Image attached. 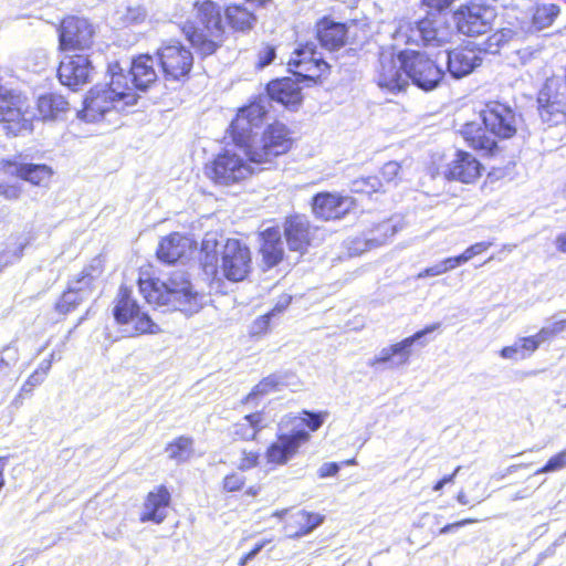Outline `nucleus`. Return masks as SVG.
<instances>
[{"label": "nucleus", "instance_id": "10", "mask_svg": "<svg viewBox=\"0 0 566 566\" xmlns=\"http://www.w3.org/2000/svg\"><path fill=\"white\" fill-rule=\"evenodd\" d=\"M310 438L311 436L305 429L290 428L286 420L281 419L277 426L276 439L265 452L268 463L273 465L286 464Z\"/></svg>", "mask_w": 566, "mask_h": 566}, {"label": "nucleus", "instance_id": "52", "mask_svg": "<svg viewBox=\"0 0 566 566\" xmlns=\"http://www.w3.org/2000/svg\"><path fill=\"white\" fill-rule=\"evenodd\" d=\"M245 483V478L239 473H231L223 479V489L227 492H235L241 490Z\"/></svg>", "mask_w": 566, "mask_h": 566}, {"label": "nucleus", "instance_id": "55", "mask_svg": "<svg viewBox=\"0 0 566 566\" xmlns=\"http://www.w3.org/2000/svg\"><path fill=\"white\" fill-rule=\"evenodd\" d=\"M43 380V373H40V370H35L32 375L29 376L27 381L22 385L19 397H21L23 394H30L32 389L42 384Z\"/></svg>", "mask_w": 566, "mask_h": 566}, {"label": "nucleus", "instance_id": "28", "mask_svg": "<svg viewBox=\"0 0 566 566\" xmlns=\"http://www.w3.org/2000/svg\"><path fill=\"white\" fill-rule=\"evenodd\" d=\"M130 78L127 77L129 86L144 90L157 80L155 60L146 54L133 60L129 69Z\"/></svg>", "mask_w": 566, "mask_h": 566}, {"label": "nucleus", "instance_id": "24", "mask_svg": "<svg viewBox=\"0 0 566 566\" xmlns=\"http://www.w3.org/2000/svg\"><path fill=\"white\" fill-rule=\"evenodd\" d=\"M481 64L479 54L468 48H457L447 52V70L453 78L471 74Z\"/></svg>", "mask_w": 566, "mask_h": 566}, {"label": "nucleus", "instance_id": "6", "mask_svg": "<svg viewBox=\"0 0 566 566\" xmlns=\"http://www.w3.org/2000/svg\"><path fill=\"white\" fill-rule=\"evenodd\" d=\"M452 31L448 23V13H427L420 20L402 22L397 30V38L406 43L441 45L448 42Z\"/></svg>", "mask_w": 566, "mask_h": 566}, {"label": "nucleus", "instance_id": "13", "mask_svg": "<svg viewBox=\"0 0 566 566\" xmlns=\"http://www.w3.org/2000/svg\"><path fill=\"white\" fill-rule=\"evenodd\" d=\"M289 67L301 82H315L329 65L316 51L314 43L307 42L295 49L289 61Z\"/></svg>", "mask_w": 566, "mask_h": 566}, {"label": "nucleus", "instance_id": "64", "mask_svg": "<svg viewBox=\"0 0 566 566\" xmlns=\"http://www.w3.org/2000/svg\"><path fill=\"white\" fill-rule=\"evenodd\" d=\"M441 263H442L443 268H446V273H447L448 271L453 270L457 266H459L465 262L460 254L457 256L447 258V259L442 260Z\"/></svg>", "mask_w": 566, "mask_h": 566}, {"label": "nucleus", "instance_id": "56", "mask_svg": "<svg viewBox=\"0 0 566 566\" xmlns=\"http://www.w3.org/2000/svg\"><path fill=\"white\" fill-rule=\"evenodd\" d=\"M500 355L502 358L510 360L525 359L517 340L511 346L503 347L500 352Z\"/></svg>", "mask_w": 566, "mask_h": 566}, {"label": "nucleus", "instance_id": "51", "mask_svg": "<svg viewBox=\"0 0 566 566\" xmlns=\"http://www.w3.org/2000/svg\"><path fill=\"white\" fill-rule=\"evenodd\" d=\"M276 56L275 48L272 45H264L260 49L258 53V62L256 66L259 69H264L265 66L270 65Z\"/></svg>", "mask_w": 566, "mask_h": 566}, {"label": "nucleus", "instance_id": "32", "mask_svg": "<svg viewBox=\"0 0 566 566\" xmlns=\"http://www.w3.org/2000/svg\"><path fill=\"white\" fill-rule=\"evenodd\" d=\"M191 248V241L179 233L164 238L157 249V256L166 263H175Z\"/></svg>", "mask_w": 566, "mask_h": 566}, {"label": "nucleus", "instance_id": "37", "mask_svg": "<svg viewBox=\"0 0 566 566\" xmlns=\"http://www.w3.org/2000/svg\"><path fill=\"white\" fill-rule=\"evenodd\" d=\"M0 358V389L8 390L13 387L18 377L13 371V367L19 359L18 348L10 344L3 349Z\"/></svg>", "mask_w": 566, "mask_h": 566}, {"label": "nucleus", "instance_id": "47", "mask_svg": "<svg viewBox=\"0 0 566 566\" xmlns=\"http://www.w3.org/2000/svg\"><path fill=\"white\" fill-rule=\"evenodd\" d=\"M544 338L541 337V333L533 336L521 337L517 339V343L521 347V350L525 358L530 357L533 353H535L542 343H544Z\"/></svg>", "mask_w": 566, "mask_h": 566}, {"label": "nucleus", "instance_id": "4", "mask_svg": "<svg viewBox=\"0 0 566 566\" xmlns=\"http://www.w3.org/2000/svg\"><path fill=\"white\" fill-rule=\"evenodd\" d=\"M139 291L147 303L167 306L186 314L197 313L202 306V295L195 292L185 273L176 272L166 282L139 280Z\"/></svg>", "mask_w": 566, "mask_h": 566}, {"label": "nucleus", "instance_id": "62", "mask_svg": "<svg viewBox=\"0 0 566 566\" xmlns=\"http://www.w3.org/2000/svg\"><path fill=\"white\" fill-rule=\"evenodd\" d=\"M446 273V268L439 262L432 266L426 268L417 274V279H423L427 276H438Z\"/></svg>", "mask_w": 566, "mask_h": 566}, {"label": "nucleus", "instance_id": "14", "mask_svg": "<svg viewBox=\"0 0 566 566\" xmlns=\"http://www.w3.org/2000/svg\"><path fill=\"white\" fill-rule=\"evenodd\" d=\"M440 327V323H434L426 328L416 332L413 335L403 338L401 342L381 348L371 359L368 360L369 367L386 365L388 368H396L406 365L411 356V347L420 342L427 334H430Z\"/></svg>", "mask_w": 566, "mask_h": 566}, {"label": "nucleus", "instance_id": "7", "mask_svg": "<svg viewBox=\"0 0 566 566\" xmlns=\"http://www.w3.org/2000/svg\"><path fill=\"white\" fill-rule=\"evenodd\" d=\"M113 315L124 336L134 337L159 332L158 325L140 310L136 300L132 297V291L126 286H120L118 291Z\"/></svg>", "mask_w": 566, "mask_h": 566}, {"label": "nucleus", "instance_id": "9", "mask_svg": "<svg viewBox=\"0 0 566 566\" xmlns=\"http://www.w3.org/2000/svg\"><path fill=\"white\" fill-rule=\"evenodd\" d=\"M205 172L216 185L231 186L245 180L253 168L241 155L226 150L206 165Z\"/></svg>", "mask_w": 566, "mask_h": 566}, {"label": "nucleus", "instance_id": "30", "mask_svg": "<svg viewBox=\"0 0 566 566\" xmlns=\"http://www.w3.org/2000/svg\"><path fill=\"white\" fill-rule=\"evenodd\" d=\"M170 502V493L165 486H159L156 491L149 492L144 504V513L140 517L143 522L151 521L157 524L166 518V509Z\"/></svg>", "mask_w": 566, "mask_h": 566}, {"label": "nucleus", "instance_id": "38", "mask_svg": "<svg viewBox=\"0 0 566 566\" xmlns=\"http://www.w3.org/2000/svg\"><path fill=\"white\" fill-rule=\"evenodd\" d=\"M512 27L503 28L491 34L484 42V51L491 54H496L500 50L513 41H521L524 38L518 33V24L515 21L511 23Z\"/></svg>", "mask_w": 566, "mask_h": 566}, {"label": "nucleus", "instance_id": "44", "mask_svg": "<svg viewBox=\"0 0 566 566\" xmlns=\"http://www.w3.org/2000/svg\"><path fill=\"white\" fill-rule=\"evenodd\" d=\"M285 382L280 375H270L263 378L258 385L254 386L252 391L245 397L244 401L250 402L258 397L269 395L270 392L280 390Z\"/></svg>", "mask_w": 566, "mask_h": 566}, {"label": "nucleus", "instance_id": "20", "mask_svg": "<svg viewBox=\"0 0 566 566\" xmlns=\"http://www.w3.org/2000/svg\"><path fill=\"white\" fill-rule=\"evenodd\" d=\"M94 72L87 55H66L60 62L57 76L62 85L75 91L86 84Z\"/></svg>", "mask_w": 566, "mask_h": 566}, {"label": "nucleus", "instance_id": "53", "mask_svg": "<svg viewBox=\"0 0 566 566\" xmlns=\"http://www.w3.org/2000/svg\"><path fill=\"white\" fill-rule=\"evenodd\" d=\"M260 454L255 451H242V457L238 463V469L241 471L250 470L258 465Z\"/></svg>", "mask_w": 566, "mask_h": 566}, {"label": "nucleus", "instance_id": "19", "mask_svg": "<svg viewBox=\"0 0 566 566\" xmlns=\"http://www.w3.org/2000/svg\"><path fill=\"white\" fill-rule=\"evenodd\" d=\"M59 33L60 48L63 51L85 50L93 43L94 29L84 18H65Z\"/></svg>", "mask_w": 566, "mask_h": 566}, {"label": "nucleus", "instance_id": "46", "mask_svg": "<svg viewBox=\"0 0 566 566\" xmlns=\"http://www.w3.org/2000/svg\"><path fill=\"white\" fill-rule=\"evenodd\" d=\"M85 298L82 297L75 290H73L70 285L67 290L63 293L61 298L55 305L57 312L62 314H67L73 311L81 302Z\"/></svg>", "mask_w": 566, "mask_h": 566}, {"label": "nucleus", "instance_id": "3", "mask_svg": "<svg viewBox=\"0 0 566 566\" xmlns=\"http://www.w3.org/2000/svg\"><path fill=\"white\" fill-rule=\"evenodd\" d=\"M108 84H97L87 93L80 113L83 119L96 122L113 109L125 112L128 106L136 104L137 95L129 86L127 75L118 62L108 65Z\"/></svg>", "mask_w": 566, "mask_h": 566}, {"label": "nucleus", "instance_id": "33", "mask_svg": "<svg viewBox=\"0 0 566 566\" xmlns=\"http://www.w3.org/2000/svg\"><path fill=\"white\" fill-rule=\"evenodd\" d=\"M69 111L70 104L62 95L50 93L38 99V112L43 120L62 119Z\"/></svg>", "mask_w": 566, "mask_h": 566}, {"label": "nucleus", "instance_id": "60", "mask_svg": "<svg viewBox=\"0 0 566 566\" xmlns=\"http://www.w3.org/2000/svg\"><path fill=\"white\" fill-rule=\"evenodd\" d=\"M21 189L15 185H0V196L9 200H15L20 197Z\"/></svg>", "mask_w": 566, "mask_h": 566}, {"label": "nucleus", "instance_id": "42", "mask_svg": "<svg viewBox=\"0 0 566 566\" xmlns=\"http://www.w3.org/2000/svg\"><path fill=\"white\" fill-rule=\"evenodd\" d=\"M263 416L260 412L245 416L234 426V436L242 440H253L263 428Z\"/></svg>", "mask_w": 566, "mask_h": 566}, {"label": "nucleus", "instance_id": "57", "mask_svg": "<svg viewBox=\"0 0 566 566\" xmlns=\"http://www.w3.org/2000/svg\"><path fill=\"white\" fill-rule=\"evenodd\" d=\"M491 245H492L491 242H478V243L469 247L467 250H464V252L461 253V256L464 260V262L467 263L473 256L486 251Z\"/></svg>", "mask_w": 566, "mask_h": 566}, {"label": "nucleus", "instance_id": "15", "mask_svg": "<svg viewBox=\"0 0 566 566\" xmlns=\"http://www.w3.org/2000/svg\"><path fill=\"white\" fill-rule=\"evenodd\" d=\"M495 17L496 13L493 8L471 3L470 6L460 8L453 14V20L459 32L469 36H475L488 32Z\"/></svg>", "mask_w": 566, "mask_h": 566}, {"label": "nucleus", "instance_id": "36", "mask_svg": "<svg viewBox=\"0 0 566 566\" xmlns=\"http://www.w3.org/2000/svg\"><path fill=\"white\" fill-rule=\"evenodd\" d=\"M401 229V223L389 219L368 228L364 231V234L367 238V242H369V247L377 249L387 244Z\"/></svg>", "mask_w": 566, "mask_h": 566}, {"label": "nucleus", "instance_id": "18", "mask_svg": "<svg viewBox=\"0 0 566 566\" xmlns=\"http://www.w3.org/2000/svg\"><path fill=\"white\" fill-rule=\"evenodd\" d=\"M266 98H260L258 102L241 108L237 117L231 123L233 139L238 145L247 144L252 138L254 128H259L268 114Z\"/></svg>", "mask_w": 566, "mask_h": 566}, {"label": "nucleus", "instance_id": "16", "mask_svg": "<svg viewBox=\"0 0 566 566\" xmlns=\"http://www.w3.org/2000/svg\"><path fill=\"white\" fill-rule=\"evenodd\" d=\"M22 105L21 95L0 86V122L7 134L15 136L32 129L31 120L22 113Z\"/></svg>", "mask_w": 566, "mask_h": 566}, {"label": "nucleus", "instance_id": "26", "mask_svg": "<svg viewBox=\"0 0 566 566\" xmlns=\"http://www.w3.org/2000/svg\"><path fill=\"white\" fill-rule=\"evenodd\" d=\"M300 82L295 76L274 80L266 86L268 96L285 106L297 105L302 99Z\"/></svg>", "mask_w": 566, "mask_h": 566}, {"label": "nucleus", "instance_id": "29", "mask_svg": "<svg viewBox=\"0 0 566 566\" xmlns=\"http://www.w3.org/2000/svg\"><path fill=\"white\" fill-rule=\"evenodd\" d=\"M260 238V252L262 254L263 262L268 268L275 266L282 261L284 254L280 229L274 227L268 228L261 232Z\"/></svg>", "mask_w": 566, "mask_h": 566}, {"label": "nucleus", "instance_id": "12", "mask_svg": "<svg viewBox=\"0 0 566 566\" xmlns=\"http://www.w3.org/2000/svg\"><path fill=\"white\" fill-rule=\"evenodd\" d=\"M405 73L408 80L423 91H431L440 83L443 72L424 53L405 51Z\"/></svg>", "mask_w": 566, "mask_h": 566}, {"label": "nucleus", "instance_id": "23", "mask_svg": "<svg viewBox=\"0 0 566 566\" xmlns=\"http://www.w3.org/2000/svg\"><path fill=\"white\" fill-rule=\"evenodd\" d=\"M482 169V165L475 157L467 151L459 150L455 158L450 163L446 176L451 180L472 184L480 178Z\"/></svg>", "mask_w": 566, "mask_h": 566}, {"label": "nucleus", "instance_id": "1", "mask_svg": "<svg viewBox=\"0 0 566 566\" xmlns=\"http://www.w3.org/2000/svg\"><path fill=\"white\" fill-rule=\"evenodd\" d=\"M201 264L206 274L241 282L251 270V252L240 240L209 231L201 242Z\"/></svg>", "mask_w": 566, "mask_h": 566}, {"label": "nucleus", "instance_id": "45", "mask_svg": "<svg viewBox=\"0 0 566 566\" xmlns=\"http://www.w3.org/2000/svg\"><path fill=\"white\" fill-rule=\"evenodd\" d=\"M304 415L308 416V419H302L292 415H287L283 417V420H286V424L290 428L295 427L296 429H302L301 426L306 423V426L312 430L316 431L324 422V418L322 413H312L310 411H304Z\"/></svg>", "mask_w": 566, "mask_h": 566}, {"label": "nucleus", "instance_id": "31", "mask_svg": "<svg viewBox=\"0 0 566 566\" xmlns=\"http://www.w3.org/2000/svg\"><path fill=\"white\" fill-rule=\"evenodd\" d=\"M103 273V260L99 256L84 266L81 273L69 282V285L75 290L82 297L87 298L92 295L95 281Z\"/></svg>", "mask_w": 566, "mask_h": 566}, {"label": "nucleus", "instance_id": "54", "mask_svg": "<svg viewBox=\"0 0 566 566\" xmlns=\"http://www.w3.org/2000/svg\"><path fill=\"white\" fill-rule=\"evenodd\" d=\"M273 317V313H268L258 317L251 325L252 335H261L269 329L270 319Z\"/></svg>", "mask_w": 566, "mask_h": 566}, {"label": "nucleus", "instance_id": "17", "mask_svg": "<svg viewBox=\"0 0 566 566\" xmlns=\"http://www.w3.org/2000/svg\"><path fill=\"white\" fill-rule=\"evenodd\" d=\"M405 52L397 56L391 51H382L379 55L376 81L379 87L389 92H399L408 85V76L405 73Z\"/></svg>", "mask_w": 566, "mask_h": 566}, {"label": "nucleus", "instance_id": "22", "mask_svg": "<svg viewBox=\"0 0 566 566\" xmlns=\"http://www.w3.org/2000/svg\"><path fill=\"white\" fill-rule=\"evenodd\" d=\"M559 12V7L554 3L536 6L530 13H522L521 17L515 18L518 24V33L526 38L551 27Z\"/></svg>", "mask_w": 566, "mask_h": 566}, {"label": "nucleus", "instance_id": "25", "mask_svg": "<svg viewBox=\"0 0 566 566\" xmlns=\"http://www.w3.org/2000/svg\"><path fill=\"white\" fill-rule=\"evenodd\" d=\"M286 243L291 251L301 254L307 251L311 244V226L303 216H294L286 220L284 227Z\"/></svg>", "mask_w": 566, "mask_h": 566}, {"label": "nucleus", "instance_id": "63", "mask_svg": "<svg viewBox=\"0 0 566 566\" xmlns=\"http://www.w3.org/2000/svg\"><path fill=\"white\" fill-rule=\"evenodd\" d=\"M264 547V542L258 543L253 549H251L248 554H245L240 560L239 566H247V564L252 560Z\"/></svg>", "mask_w": 566, "mask_h": 566}, {"label": "nucleus", "instance_id": "50", "mask_svg": "<svg viewBox=\"0 0 566 566\" xmlns=\"http://www.w3.org/2000/svg\"><path fill=\"white\" fill-rule=\"evenodd\" d=\"M370 250H374V248L369 247V242H367V238L364 232L361 235L352 239L348 243V251L352 255H359Z\"/></svg>", "mask_w": 566, "mask_h": 566}, {"label": "nucleus", "instance_id": "59", "mask_svg": "<svg viewBox=\"0 0 566 566\" xmlns=\"http://www.w3.org/2000/svg\"><path fill=\"white\" fill-rule=\"evenodd\" d=\"M400 165L397 161L386 163L381 168V176L386 181H392L399 174Z\"/></svg>", "mask_w": 566, "mask_h": 566}, {"label": "nucleus", "instance_id": "40", "mask_svg": "<svg viewBox=\"0 0 566 566\" xmlns=\"http://www.w3.org/2000/svg\"><path fill=\"white\" fill-rule=\"evenodd\" d=\"M226 18L231 28L237 31H247L251 29L255 21L252 12L240 4L229 6L226 10Z\"/></svg>", "mask_w": 566, "mask_h": 566}, {"label": "nucleus", "instance_id": "35", "mask_svg": "<svg viewBox=\"0 0 566 566\" xmlns=\"http://www.w3.org/2000/svg\"><path fill=\"white\" fill-rule=\"evenodd\" d=\"M324 522V516L301 510L291 516V523L286 525L290 537H301L310 534Z\"/></svg>", "mask_w": 566, "mask_h": 566}, {"label": "nucleus", "instance_id": "48", "mask_svg": "<svg viewBox=\"0 0 566 566\" xmlns=\"http://www.w3.org/2000/svg\"><path fill=\"white\" fill-rule=\"evenodd\" d=\"M564 468H566V450L553 455L543 468L535 472V474L556 472Z\"/></svg>", "mask_w": 566, "mask_h": 566}, {"label": "nucleus", "instance_id": "21", "mask_svg": "<svg viewBox=\"0 0 566 566\" xmlns=\"http://www.w3.org/2000/svg\"><path fill=\"white\" fill-rule=\"evenodd\" d=\"M355 206V200L349 196L337 192H319L312 199V211L322 220L340 219Z\"/></svg>", "mask_w": 566, "mask_h": 566}, {"label": "nucleus", "instance_id": "2", "mask_svg": "<svg viewBox=\"0 0 566 566\" xmlns=\"http://www.w3.org/2000/svg\"><path fill=\"white\" fill-rule=\"evenodd\" d=\"M482 127L479 123H468L461 129L467 144L483 155H493L497 149V138H511L515 135L520 116L515 111L501 102H490L480 113Z\"/></svg>", "mask_w": 566, "mask_h": 566}, {"label": "nucleus", "instance_id": "39", "mask_svg": "<svg viewBox=\"0 0 566 566\" xmlns=\"http://www.w3.org/2000/svg\"><path fill=\"white\" fill-rule=\"evenodd\" d=\"M558 102L566 106V84L563 77H548L537 95V103Z\"/></svg>", "mask_w": 566, "mask_h": 566}, {"label": "nucleus", "instance_id": "58", "mask_svg": "<svg viewBox=\"0 0 566 566\" xmlns=\"http://www.w3.org/2000/svg\"><path fill=\"white\" fill-rule=\"evenodd\" d=\"M454 0H422L431 11L429 13H448L446 10Z\"/></svg>", "mask_w": 566, "mask_h": 566}, {"label": "nucleus", "instance_id": "5", "mask_svg": "<svg viewBox=\"0 0 566 566\" xmlns=\"http://www.w3.org/2000/svg\"><path fill=\"white\" fill-rule=\"evenodd\" d=\"M198 17L203 25L201 31L196 30L192 25H185L184 33L191 45L203 56L216 52L222 41L224 27L220 8L210 0L197 3Z\"/></svg>", "mask_w": 566, "mask_h": 566}, {"label": "nucleus", "instance_id": "49", "mask_svg": "<svg viewBox=\"0 0 566 566\" xmlns=\"http://www.w3.org/2000/svg\"><path fill=\"white\" fill-rule=\"evenodd\" d=\"M565 331H566V319H559V321L553 322L549 325L542 327L539 329V333H541V337L544 338V340L546 342Z\"/></svg>", "mask_w": 566, "mask_h": 566}, {"label": "nucleus", "instance_id": "61", "mask_svg": "<svg viewBox=\"0 0 566 566\" xmlns=\"http://www.w3.org/2000/svg\"><path fill=\"white\" fill-rule=\"evenodd\" d=\"M338 471L339 465L336 462H326L319 467L317 474L321 479H324L336 475Z\"/></svg>", "mask_w": 566, "mask_h": 566}, {"label": "nucleus", "instance_id": "41", "mask_svg": "<svg viewBox=\"0 0 566 566\" xmlns=\"http://www.w3.org/2000/svg\"><path fill=\"white\" fill-rule=\"evenodd\" d=\"M166 453L177 463L188 461L193 454V439L186 436L178 437L166 447Z\"/></svg>", "mask_w": 566, "mask_h": 566}, {"label": "nucleus", "instance_id": "34", "mask_svg": "<svg viewBox=\"0 0 566 566\" xmlns=\"http://www.w3.org/2000/svg\"><path fill=\"white\" fill-rule=\"evenodd\" d=\"M9 171L35 186L46 185L52 169L43 164H9Z\"/></svg>", "mask_w": 566, "mask_h": 566}, {"label": "nucleus", "instance_id": "27", "mask_svg": "<svg viewBox=\"0 0 566 566\" xmlns=\"http://www.w3.org/2000/svg\"><path fill=\"white\" fill-rule=\"evenodd\" d=\"M316 33L321 45L326 50L336 51L346 43L347 29L344 23L324 18L317 23Z\"/></svg>", "mask_w": 566, "mask_h": 566}, {"label": "nucleus", "instance_id": "43", "mask_svg": "<svg viewBox=\"0 0 566 566\" xmlns=\"http://www.w3.org/2000/svg\"><path fill=\"white\" fill-rule=\"evenodd\" d=\"M565 105L555 103H537L541 119L549 126H555L566 119Z\"/></svg>", "mask_w": 566, "mask_h": 566}, {"label": "nucleus", "instance_id": "8", "mask_svg": "<svg viewBox=\"0 0 566 566\" xmlns=\"http://www.w3.org/2000/svg\"><path fill=\"white\" fill-rule=\"evenodd\" d=\"M245 155L251 163L265 164L289 151L292 146L290 132L284 124L270 125L259 139L252 138L247 144Z\"/></svg>", "mask_w": 566, "mask_h": 566}, {"label": "nucleus", "instance_id": "11", "mask_svg": "<svg viewBox=\"0 0 566 566\" xmlns=\"http://www.w3.org/2000/svg\"><path fill=\"white\" fill-rule=\"evenodd\" d=\"M157 60L166 82H184L193 65L191 51L180 42H170L157 50Z\"/></svg>", "mask_w": 566, "mask_h": 566}]
</instances>
